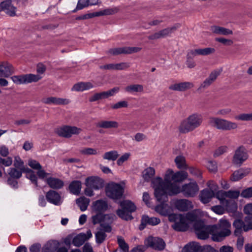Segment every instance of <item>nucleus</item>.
I'll use <instances>...</instances> for the list:
<instances>
[{"instance_id":"c9c22d12","label":"nucleus","mask_w":252,"mask_h":252,"mask_svg":"<svg viewBox=\"0 0 252 252\" xmlns=\"http://www.w3.org/2000/svg\"><path fill=\"white\" fill-rule=\"evenodd\" d=\"M124 90L127 93L132 94L134 93H142L144 88L143 85L140 84H131L126 86Z\"/></svg>"},{"instance_id":"09e8293b","label":"nucleus","mask_w":252,"mask_h":252,"mask_svg":"<svg viewBox=\"0 0 252 252\" xmlns=\"http://www.w3.org/2000/svg\"><path fill=\"white\" fill-rule=\"evenodd\" d=\"M42 78L39 74H25L26 84L32 82H36Z\"/></svg>"},{"instance_id":"5fc2aeb1","label":"nucleus","mask_w":252,"mask_h":252,"mask_svg":"<svg viewBox=\"0 0 252 252\" xmlns=\"http://www.w3.org/2000/svg\"><path fill=\"white\" fill-rule=\"evenodd\" d=\"M13 82L17 84H26L25 74L21 75H15L11 77Z\"/></svg>"},{"instance_id":"c03bdc74","label":"nucleus","mask_w":252,"mask_h":252,"mask_svg":"<svg viewBox=\"0 0 252 252\" xmlns=\"http://www.w3.org/2000/svg\"><path fill=\"white\" fill-rule=\"evenodd\" d=\"M188 176V173L186 171H178L174 173V182H181L187 178Z\"/></svg>"},{"instance_id":"c85d7f7f","label":"nucleus","mask_w":252,"mask_h":252,"mask_svg":"<svg viewBox=\"0 0 252 252\" xmlns=\"http://www.w3.org/2000/svg\"><path fill=\"white\" fill-rule=\"evenodd\" d=\"M108 204L106 201L103 200H98L93 204L92 209L95 213H103L107 210Z\"/></svg>"},{"instance_id":"5701e85b","label":"nucleus","mask_w":252,"mask_h":252,"mask_svg":"<svg viewBox=\"0 0 252 252\" xmlns=\"http://www.w3.org/2000/svg\"><path fill=\"white\" fill-rule=\"evenodd\" d=\"M174 204L175 207L180 211H187L193 208L192 202L186 199H177Z\"/></svg>"},{"instance_id":"bf43d9fd","label":"nucleus","mask_w":252,"mask_h":252,"mask_svg":"<svg viewBox=\"0 0 252 252\" xmlns=\"http://www.w3.org/2000/svg\"><path fill=\"white\" fill-rule=\"evenodd\" d=\"M225 193L226 194L227 198H229L231 199H237L240 194V192L237 190H229L226 191Z\"/></svg>"},{"instance_id":"4d7b16f0","label":"nucleus","mask_w":252,"mask_h":252,"mask_svg":"<svg viewBox=\"0 0 252 252\" xmlns=\"http://www.w3.org/2000/svg\"><path fill=\"white\" fill-rule=\"evenodd\" d=\"M8 8L13 9V6L11 4V0H5L0 3V11H4L6 13V10Z\"/></svg>"},{"instance_id":"69168bd1","label":"nucleus","mask_w":252,"mask_h":252,"mask_svg":"<svg viewBox=\"0 0 252 252\" xmlns=\"http://www.w3.org/2000/svg\"><path fill=\"white\" fill-rule=\"evenodd\" d=\"M14 166L15 168L21 170L24 166V162L19 157H15Z\"/></svg>"},{"instance_id":"393cba45","label":"nucleus","mask_w":252,"mask_h":252,"mask_svg":"<svg viewBox=\"0 0 252 252\" xmlns=\"http://www.w3.org/2000/svg\"><path fill=\"white\" fill-rule=\"evenodd\" d=\"M220 71L219 70H214L200 85L198 89H202L208 88L210 86L220 75Z\"/></svg>"},{"instance_id":"79ce46f5","label":"nucleus","mask_w":252,"mask_h":252,"mask_svg":"<svg viewBox=\"0 0 252 252\" xmlns=\"http://www.w3.org/2000/svg\"><path fill=\"white\" fill-rule=\"evenodd\" d=\"M155 174V170L152 167H148L145 169L142 172V176L144 179L149 182L154 177Z\"/></svg>"},{"instance_id":"aec40b11","label":"nucleus","mask_w":252,"mask_h":252,"mask_svg":"<svg viewBox=\"0 0 252 252\" xmlns=\"http://www.w3.org/2000/svg\"><path fill=\"white\" fill-rule=\"evenodd\" d=\"M233 226L235 228L234 234L235 236L242 235L243 232H248V228L245 220L240 219H235L233 222Z\"/></svg>"},{"instance_id":"ea45409f","label":"nucleus","mask_w":252,"mask_h":252,"mask_svg":"<svg viewBox=\"0 0 252 252\" xmlns=\"http://www.w3.org/2000/svg\"><path fill=\"white\" fill-rule=\"evenodd\" d=\"M119 154L117 151L112 150L105 152L102 156L104 159L115 161L119 157Z\"/></svg>"},{"instance_id":"0e129e2a","label":"nucleus","mask_w":252,"mask_h":252,"mask_svg":"<svg viewBox=\"0 0 252 252\" xmlns=\"http://www.w3.org/2000/svg\"><path fill=\"white\" fill-rule=\"evenodd\" d=\"M12 163V159L10 157L5 158H0V166H9Z\"/></svg>"},{"instance_id":"f3484780","label":"nucleus","mask_w":252,"mask_h":252,"mask_svg":"<svg viewBox=\"0 0 252 252\" xmlns=\"http://www.w3.org/2000/svg\"><path fill=\"white\" fill-rule=\"evenodd\" d=\"M15 72L11 64L7 62H0V77L7 78Z\"/></svg>"},{"instance_id":"9b49d317","label":"nucleus","mask_w":252,"mask_h":252,"mask_svg":"<svg viewBox=\"0 0 252 252\" xmlns=\"http://www.w3.org/2000/svg\"><path fill=\"white\" fill-rule=\"evenodd\" d=\"M144 243L147 247L159 251L164 250L165 247L164 241L159 237L149 236L145 240Z\"/></svg>"},{"instance_id":"13d9d810","label":"nucleus","mask_w":252,"mask_h":252,"mask_svg":"<svg viewBox=\"0 0 252 252\" xmlns=\"http://www.w3.org/2000/svg\"><path fill=\"white\" fill-rule=\"evenodd\" d=\"M128 107V102L126 100L119 101L111 106L113 109H118L122 108H127Z\"/></svg>"},{"instance_id":"3c124183","label":"nucleus","mask_w":252,"mask_h":252,"mask_svg":"<svg viewBox=\"0 0 252 252\" xmlns=\"http://www.w3.org/2000/svg\"><path fill=\"white\" fill-rule=\"evenodd\" d=\"M107 53L113 56L122 54H126V47L112 48L109 49Z\"/></svg>"},{"instance_id":"cd10ccee","label":"nucleus","mask_w":252,"mask_h":252,"mask_svg":"<svg viewBox=\"0 0 252 252\" xmlns=\"http://www.w3.org/2000/svg\"><path fill=\"white\" fill-rule=\"evenodd\" d=\"M160 222V219L158 218H150L148 216H143L141 219L139 229L141 230L144 229L147 224L156 225L159 223Z\"/></svg>"},{"instance_id":"de8ad7c7","label":"nucleus","mask_w":252,"mask_h":252,"mask_svg":"<svg viewBox=\"0 0 252 252\" xmlns=\"http://www.w3.org/2000/svg\"><path fill=\"white\" fill-rule=\"evenodd\" d=\"M106 232L102 230V228H100L95 233V236L96 243L100 244L104 241L107 237Z\"/></svg>"},{"instance_id":"f03ea898","label":"nucleus","mask_w":252,"mask_h":252,"mask_svg":"<svg viewBox=\"0 0 252 252\" xmlns=\"http://www.w3.org/2000/svg\"><path fill=\"white\" fill-rule=\"evenodd\" d=\"M203 120L201 114L198 113H192L181 123L178 127L179 131L181 133L192 131L201 125Z\"/></svg>"},{"instance_id":"0eeeda50","label":"nucleus","mask_w":252,"mask_h":252,"mask_svg":"<svg viewBox=\"0 0 252 252\" xmlns=\"http://www.w3.org/2000/svg\"><path fill=\"white\" fill-rule=\"evenodd\" d=\"M193 227L197 237L201 240H205L211 234L212 225H206L203 220L196 221Z\"/></svg>"},{"instance_id":"a18cd8bd","label":"nucleus","mask_w":252,"mask_h":252,"mask_svg":"<svg viewBox=\"0 0 252 252\" xmlns=\"http://www.w3.org/2000/svg\"><path fill=\"white\" fill-rule=\"evenodd\" d=\"M117 243L121 252H128L129 246L122 236L117 237Z\"/></svg>"},{"instance_id":"20e7f679","label":"nucleus","mask_w":252,"mask_h":252,"mask_svg":"<svg viewBox=\"0 0 252 252\" xmlns=\"http://www.w3.org/2000/svg\"><path fill=\"white\" fill-rule=\"evenodd\" d=\"M121 209L116 211L117 215L122 219L126 220H131L133 219L131 213L136 210V206L131 201L123 200L120 203Z\"/></svg>"},{"instance_id":"052dcab7","label":"nucleus","mask_w":252,"mask_h":252,"mask_svg":"<svg viewBox=\"0 0 252 252\" xmlns=\"http://www.w3.org/2000/svg\"><path fill=\"white\" fill-rule=\"evenodd\" d=\"M130 156V154L129 153H126L122 156H121L117 160V164L119 166H121L123 165V163L126 161H127Z\"/></svg>"},{"instance_id":"6ab92c4d","label":"nucleus","mask_w":252,"mask_h":252,"mask_svg":"<svg viewBox=\"0 0 252 252\" xmlns=\"http://www.w3.org/2000/svg\"><path fill=\"white\" fill-rule=\"evenodd\" d=\"M116 216L113 214L104 215V219L100 224V228L107 233L111 232L112 231L111 224L114 221Z\"/></svg>"},{"instance_id":"8fccbe9b","label":"nucleus","mask_w":252,"mask_h":252,"mask_svg":"<svg viewBox=\"0 0 252 252\" xmlns=\"http://www.w3.org/2000/svg\"><path fill=\"white\" fill-rule=\"evenodd\" d=\"M79 153L84 156L96 155L98 154L97 150L92 148H84L79 151Z\"/></svg>"},{"instance_id":"ddd939ff","label":"nucleus","mask_w":252,"mask_h":252,"mask_svg":"<svg viewBox=\"0 0 252 252\" xmlns=\"http://www.w3.org/2000/svg\"><path fill=\"white\" fill-rule=\"evenodd\" d=\"M198 190L199 187L195 182L186 184L180 189V192L187 197H194L198 193Z\"/></svg>"},{"instance_id":"f704fd0d","label":"nucleus","mask_w":252,"mask_h":252,"mask_svg":"<svg viewBox=\"0 0 252 252\" xmlns=\"http://www.w3.org/2000/svg\"><path fill=\"white\" fill-rule=\"evenodd\" d=\"M59 245V243L57 241H49L43 246L42 252H55Z\"/></svg>"},{"instance_id":"49530a36","label":"nucleus","mask_w":252,"mask_h":252,"mask_svg":"<svg viewBox=\"0 0 252 252\" xmlns=\"http://www.w3.org/2000/svg\"><path fill=\"white\" fill-rule=\"evenodd\" d=\"M10 177L13 179H19L22 176V171L16 168H10L7 170Z\"/></svg>"},{"instance_id":"1a4fd4ad","label":"nucleus","mask_w":252,"mask_h":252,"mask_svg":"<svg viewBox=\"0 0 252 252\" xmlns=\"http://www.w3.org/2000/svg\"><path fill=\"white\" fill-rule=\"evenodd\" d=\"M210 189H203L200 194L201 201L204 203H207L212 197L215 195V192L217 191L218 186L212 181H209L208 183Z\"/></svg>"},{"instance_id":"a211bd4d","label":"nucleus","mask_w":252,"mask_h":252,"mask_svg":"<svg viewBox=\"0 0 252 252\" xmlns=\"http://www.w3.org/2000/svg\"><path fill=\"white\" fill-rule=\"evenodd\" d=\"M28 163L29 166L32 169L37 171V175L40 179H44L49 175L48 173L46 172L44 170L42 169V166L37 161L30 159Z\"/></svg>"},{"instance_id":"7c9ffc66","label":"nucleus","mask_w":252,"mask_h":252,"mask_svg":"<svg viewBox=\"0 0 252 252\" xmlns=\"http://www.w3.org/2000/svg\"><path fill=\"white\" fill-rule=\"evenodd\" d=\"M94 87V85L90 82H80L75 84L72 88V91L83 92Z\"/></svg>"},{"instance_id":"58836bf2","label":"nucleus","mask_w":252,"mask_h":252,"mask_svg":"<svg viewBox=\"0 0 252 252\" xmlns=\"http://www.w3.org/2000/svg\"><path fill=\"white\" fill-rule=\"evenodd\" d=\"M76 202L80 210L85 211L89 204L90 199L83 196L77 199Z\"/></svg>"},{"instance_id":"a878e982","label":"nucleus","mask_w":252,"mask_h":252,"mask_svg":"<svg viewBox=\"0 0 252 252\" xmlns=\"http://www.w3.org/2000/svg\"><path fill=\"white\" fill-rule=\"evenodd\" d=\"M250 168H242L235 171L230 177L233 182L238 181L248 175L251 172Z\"/></svg>"},{"instance_id":"423d86ee","label":"nucleus","mask_w":252,"mask_h":252,"mask_svg":"<svg viewBox=\"0 0 252 252\" xmlns=\"http://www.w3.org/2000/svg\"><path fill=\"white\" fill-rule=\"evenodd\" d=\"M124 192V188L120 184L116 183L109 184L106 188V195L114 200L121 199Z\"/></svg>"},{"instance_id":"bb28decb","label":"nucleus","mask_w":252,"mask_h":252,"mask_svg":"<svg viewBox=\"0 0 252 252\" xmlns=\"http://www.w3.org/2000/svg\"><path fill=\"white\" fill-rule=\"evenodd\" d=\"M46 198L49 202L54 205H59L61 204V195L54 190H50L46 193Z\"/></svg>"},{"instance_id":"2eb2a0df","label":"nucleus","mask_w":252,"mask_h":252,"mask_svg":"<svg viewBox=\"0 0 252 252\" xmlns=\"http://www.w3.org/2000/svg\"><path fill=\"white\" fill-rule=\"evenodd\" d=\"M119 90L120 88L119 87H115L106 92L95 93L89 98V101L94 102L100 99L107 98L118 93Z\"/></svg>"},{"instance_id":"e433bc0d","label":"nucleus","mask_w":252,"mask_h":252,"mask_svg":"<svg viewBox=\"0 0 252 252\" xmlns=\"http://www.w3.org/2000/svg\"><path fill=\"white\" fill-rule=\"evenodd\" d=\"M70 191L75 195H78L81 189V182L79 181H72L69 186Z\"/></svg>"},{"instance_id":"6e6552de","label":"nucleus","mask_w":252,"mask_h":252,"mask_svg":"<svg viewBox=\"0 0 252 252\" xmlns=\"http://www.w3.org/2000/svg\"><path fill=\"white\" fill-rule=\"evenodd\" d=\"M169 220L175 222L174 228L176 230L185 231L188 228L189 221L184 215L173 214L169 216Z\"/></svg>"},{"instance_id":"680f3d73","label":"nucleus","mask_w":252,"mask_h":252,"mask_svg":"<svg viewBox=\"0 0 252 252\" xmlns=\"http://www.w3.org/2000/svg\"><path fill=\"white\" fill-rule=\"evenodd\" d=\"M225 193L226 191L220 190L217 191L216 194V197L220 201V203L222 205L224 200H227L226 199L227 196Z\"/></svg>"},{"instance_id":"e2e57ef3","label":"nucleus","mask_w":252,"mask_h":252,"mask_svg":"<svg viewBox=\"0 0 252 252\" xmlns=\"http://www.w3.org/2000/svg\"><path fill=\"white\" fill-rule=\"evenodd\" d=\"M57 100V97H45L42 99L41 101L42 103L48 105H56V101Z\"/></svg>"},{"instance_id":"72a5a7b5","label":"nucleus","mask_w":252,"mask_h":252,"mask_svg":"<svg viewBox=\"0 0 252 252\" xmlns=\"http://www.w3.org/2000/svg\"><path fill=\"white\" fill-rule=\"evenodd\" d=\"M222 205L224 207L225 210L231 213L236 212L238 208L236 202L232 200H224Z\"/></svg>"},{"instance_id":"7ed1b4c3","label":"nucleus","mask_w":252,"mask_h":252,"mask_svg":"<svg viewBox=\"0 0 252 252\" xmlns=\"http://www.w3.org/2000/svg\"><path fill=\"white\" fill-rule=\"evenodd\" d=\"M231 224L223 219H221L217 224L212 225L211 235L212 239L215 242L222 241L226 237L231 234Z\"/></svg>"},{"instance_id":"864d4df0","label":"nucleus","mask_w":252,"mask_h":252,"mask_svg":"<svg viewBox=\"0 0 252 252\" xmlns=\"http://www.w3.org/2000/svg\"><path fill=\"white\" fill-rule=\"evenodd\" d=\"M199 55L207 56L215 53V49L214 48L207 47L205 48H198Z\"/></svg>"},{"instance_id":"4c0bfd02","label":"nucleus","mask_w":252,"mask_h":252,"mask_svg":"<svg viewBox=\"0 0 252 252\" xmlns=\"http://www.w3.org/2000/svg\"><path fill=\"white\" fill-rule=\"evenodd\" d=\"M201 247L196 242L190 243L185 246L183 249V252H197L201 251Z\"/></svg>"},{"instance_id":"473e14b6","label":"nucleus","mask_w":252,"mask_h":252,"mask_svg":"<svg viewBox=\"0 0 252 252\" xmlns=\"http://www.w3.org/2000/svg\"><path fill=\"white\" fill-rule=\"evenodd\" d=\"M97 127L103 128H117L119 125V123L115 121H99L96 124Z\"/></svg>"},{"instance_id":"774afa93","label":"nucleus","mask_w":252,"mask_h":252,"mask_svg":"<svg viewBox=\"0 0 252 252\" xmlns=\"http://www.w3.org/2000/svg\"><path fill=\"white\" fill-rule=\"evenodd\" d=\"M241 195L244 198H250L252 197V187L244 189Z\"/></svg>"},{"instance_id":"39448f33","label":"nucleus","mask_w":252,"mask_h":252,"mask_svg":"<svg viewBox=\"0 0 252 252\" xmlns=\"http://www.w3.org/2000/svg\"><path fill=\"white\" fill-rule=\"evenodd\" d=\"M209 123L212 126L223 131L234 130L238 127L236 123L218 117L210 118Z\"/></svg>"},{"instance_id":"4468645a","label":"nucleus","mask_w":252,"mask_h":252,"mask_svg":"<svg viewBox=\"0 0 252 252\" xmlns=\"http://www.w3.org/2000/svg\"><path fill=\"white\" fill-rule=\"evenodd\" d=\"M180 27V25L179 24H176L171 27H168L160 30L157 32H155L149 35L148 38L150 40H156L160 38H164L169 35Z\"/></svg>"},{"instance_id":"9d476101","label":"nucleus","mask_w":252,"mask_h":252,"mask_svg":"<svg viewBox=\"0 0 252 252\" xmlns=\"http://www.w3.org/2000/svg\"><path fill=\"white\" fill-rule=\"evenodd\" d=\"M82 131V129L75 126H64L56 130L57 133L60 136L69 138L72 135H78Z\"/></svg>"},{"instance_id":"412c9836","label":"nucleus","mask_w":252,"mask_h":252,"mask_svg":"<svg viewBox=\"0 0 252 252\" xmlns=\"http://www.w3.org/2000/svg\"><path fill=\"white\" fill-rule=\"evenodd\" d=\"M92 237V234L90 230H88L86 234L83 233H80L73 237V245L75 247H79L82 246L86 241Z\"/></svg>"},{"instance_id":"37998d69","label":"nucleus","mask_w":252,"mask_h":252,"mask_svg":"<svg viewBox=\"0 0 252 252\" xmlns=\"http://www.w3.org/2000/svg\"><path fill=\"white\" fill-rule=\"evenodd\" d=\"M175 162L179 169H186L188 167L185 158L182 156H177L175 159Z\"/></svg>"},{"instance_id":"2f4dec72","label":"nucleus","mask_w":252,"mask_h":252,"mask_svg":"<svg viewBox=\"0 0 252 252\" xmlns=\"http://www.w3.org/2000/svg\"><path fill=\"white\" fill-rule=\"evenodd\" d=\"M210 30L213 33L218 35H228L233 34L232 30L219 26L214 25L211 26Z\"/></svg>"},{"instance_id":"f257e3e1","label":"nucleus","mask_w":252,"mask_h":252,"mask_svg":"<svg viewBox=\"0 0 252 252\" xmlns=\"http://www.w3.org/2000/svg\"><path fill=\"white\" fill-rule=\"evenodd\" d=\"M174 173L168 169L166 172L164 180L161 178L157 177L152 183L155 188V196L158 201H166L167 195H173L180 192V188L177 185L172 183L174 180Z\"/></svg>"},{"instance_id":"f8f14e48","label":"nucleus","mask_w":252,"mask_h":252,"mask_svg":"<svg viewBox=\"0 0 252 252\" xmlns=\"http://www.w3.org/2000/svg\"><path fill=\"white\" fill-rule=\"evenodd\" d=\"M249 158L247 149L243 146L239 147L235 151L232 162L235 165L241 166Z\"/></svg>"},{"instance_id":"b1692460","label":"nucleus","mask_w":252,"mask_h":252,"mask_svg":"<svg viewBox=\"0 0 252 252\" xmlns=\"http://www.w3.org/2000/svg\"><path fill=\"white\" fill-rule=\"evenodd\" d=\"M193 87L194 84L191 82H183L170 85L169 87V89L175 91L184 92Z\"/></svg>"},{"instance_id":"6e6d98bb","label":"nucleus","mask_w":252,"mask_h":252,"mask_svg":"<svg viewBox=\"0 0 252 252\" xmlns=\"http://www.w3.org/2000/svg\"><path fill=\"white\" fill-rule=\"evenodd\" d=\"M96 214L92 216V222L94 224L99 223L101 224L103 219H104V215L103 213H96Z\"/></svg>"},{"instance_id":"4be33fe9","label":"nucleus","mask_w":252,"mask_h":252,"mask_svg":"<svg viewBox=\"0 0 252 252\" xmlns=\"http://www.w3.org/2000/svg\"><path fill=\"white\" fill-rule=\"evenodd\" d=\"M157 200L160 202L161 203L155 207V211L159 214L160 215L164 216H168L169 217L170 215H172L173 214H171L172 212V209L171 207L165 202L167 201L168 199L166 201H158V199Z\"/></svg>"},{"instance_id":"c756f323","label":"nucleus","mask_w":252,"mask_h":252,"mask_svg":"<svg viewBox=\"0 0 252 252\" xmlns=\"http://www.w3.org/2000/svg\"><path fill=\"white\" fill-rule=\"evenodd\" d=\"M47 185L52 189H59L64 186V182L61 179L54 177H49L46 180Z\"/></svg>"},{"instance_id":"338daca9","label":"nucleus","mask_w":252,"mask_h":252,"mask_svg":"<svg viewBox=\"0 0 252 252\" xmlns=\"http://www.w3.org/2000/svg\"><path fill=\"white\" fill-rule=\"evenodd\" d=\"M212 210L217 214L222 215L225 212L224 207L220 205H216L212 207Z\"/></svg>"},{"instance_id":"a19ab883","label":"nucleus","mask_w":252,"mask_h":252,"mask_svg":"<svg viewBox=\"0 0 252 252\" xmlns=\"http://www.w3.org/2000/svg\"><path fill=\"white\" fill-rule=\"evenodd\" d=\"M120 9V7L119 6L109 7L106 9L99 11V15H100V16L114 15L119 12Z\"/></svg>"},{"instance_id":"dca6fc26","label":"nucleus","mask_w":252,"mask_h":252,"mask_svg":"<svg viewBox=\"0 0 252 252\" xmlns=\"http://www.w3.org/2000/svg\"><path fill=\"white\" fill-rule=\"evenodd\" d=\"M85 185L88 187H91L95 190H98L103 187L104 181L98 177L91 176L86 179Z\"/></svg>"},{"instance_id":"603ef678","label":"nucleus","mask_w":252,"mask_h":252,"mask_svg":"<svg viewBox=\"0 0 252 252\" xmlns=\"http://www.w3.org/2000/svg\"><path fill=\"white\" fill-rule=\"evenodd\" d=\"M235 119L237 120L243 121H252V113H242L239 115L236 116Z\"/></svg>"}]
</instances>
